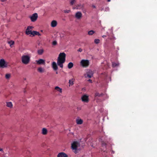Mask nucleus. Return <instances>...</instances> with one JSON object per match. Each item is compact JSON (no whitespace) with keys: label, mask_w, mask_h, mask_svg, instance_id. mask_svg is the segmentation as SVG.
<instances>
[{"label":"nucleus","mask_w":157,"mask_h":157,"mask_svg":"<svg viewBox=\"0 0 157 157\" xmlns=\"http://www.w3.org/2000/svg\"><path fill=\"white\" fill-rule=\"evenodd\" d=\"M37 34L36 35H38L39 36H40V34L39 33V32H37Z\"/></svg>","instance_id":"c9c22d12"},{"label":"nucleus","mask_w":157,"mask_h":157,"mask_svg":"<svg viewBox=\"0 0 157 157\" xmlns=\"http://www.w3.org/2000/svg\"><path fill=\"white\" fill-rule=\"evenodd\" d=\"M14 42L12 40L8 42V44L10 45V46L11 47H12V46L14 44Z\"/></svg>","instance_id":"bb28decb"},{"label":"nucleus","mask_w":157,"mask_h":157,"mask_svg":"<svg viewBox=\"0 0 157 157\" xmlns=\"http://www.w3.org/2000/svg\"><path fill=\"white\" fill-rule=\"evenodd\" d=\"M119 63H115L114 62L112 63V65L113 67H115L116 66H118Z\"/></svg>","instance_id":"cd10ccee"},{"label":"nucleus","mask_w":157,"mask_h":157,"mask_svg":"<svg viewBox=\"0 0 157 157\" xmlns=\"http://www.w3.org/2000/svg\"><path fill=\"white\" fill-rule=\"evenodd\" d=\"M82 101L86 103H88L89 102V97L86 95H84L81 97Z\"/></svg>","instance_id":"423d86ee"},{"label":"nucleus","mask_w":157,"mask_h":157,"mask_svg":"<svg viewBox=\"0 0 157 157\" xmlns=\"http://www.w3.org/2000/svg\"><path fill=\"white\" fill-rule=\"evenodd\" d=\"M95 33V32L92 30H91L88 31V34L90 35H92L93 34Z\"/></svg>","instance_id":"a878e982"},{"label":"nucleus","mask_w":157,"mask_h":157,"mask_svg":"<svg viewBox=\"0 0 157 157\" xmlns=\"http://www.w3.org/2000/svg\"><path fill=\"white\" fill-rule=\"evenodd\" d=\"M57 25V22L55 20L52 21L51 23V26L52 27H54L56 26Z\"/></svg>","instance_id":"4468645a"},{"label":"nucleus","mask_w":157,"mask_h":157,"mask_svg":"<svg viewBox=\"0 0 157 157\" xmlns=\"http://www.w3.org/2000/svg\"><path fill=\"white\" fill-rule=\"evenodd\" d=\"M11 75L10 74H7L5 75V78L7 79H9Z\"/></svg>","instance_id":"393cba45"},{"label":"nucleus","mask_w":157,"mask_h":157,"mask_svg":"<svg viewBox=\"0 0 157 157\" xmlns=\"http://www.w3.org/2000/svg\"><path fill=\"white\" fill-rule=\"evenodd\" d=\"M76 2V0H72L70 2V4L71 5H73Z\"/></svg>","instance_id":"7c9ffc66"},{"label":"nucleus","mask_w":157,"mask_h":157,"mask_svg":"<svg viewBox=\"0 0 157 157\" xmlns=\"http://www.w3.org/2000/svg\"><path fill=\"white\" fill-rule=\"evenodd\" d=\"M106 36L105 35H103V36H102V37H103V38H104V37H106Z\"/></svg>","instance_id":"a19ab883"},{"label":"nucleus","mask_w":157,"mask_h":157,"mask_svg":"<svg viewBox=\"0 0 157 157\" xmlns=\"http://www.w3.org/2000/svg\"><path fill=\"white\" fill-rule=\"evenodd\" d=\"M57 41L56 40L54 41L52 43V44L53 45H56L57 44Z\"/></svg>","instance_id":"473e14b6"},{"label":"nucleus","mask_w":157,"mask_h":157,"mask_svg":"<svg viewBox=\"0 0 157 157\" xmlns=\"http://www.w3.org/2000/svg\"><path fill=\"white\" fill-rule=\"evenodd\" d=\"M38 17V15L37 13H35L33 14L30 17L31 21L32 22L36 21Z\"/></svg>","instance_id":"6e6552de"},{"label":"nucleus","mask_w":157,"mask_h":157,"mask_svg":"<svg viewBox=\"0 0 157 157\" xmlns=\"http://www.w3.org/2000/svg\"><path fill=\"white\" fill-rule=\"evenodd\" d=\"M100 42V40L99 39H95L94 41V42L96 44H98Z\"/></svg>","instance_id":"c756f323"},{"label":"nucleus","mask_w":157,"mask_h":157,"mask_svg":"<svg viewBox=\"0 0 157 157\" xmlns=\"http://www.w3.org/2000/svg\"><path fill=\"white\" fill-rule=\"evenodd\" d=\"M82 51V49L81 48H79L78 50V51L79 52H81Z\"/></svg>","instance_id":"f704fd0d"},{"label":"nucleus","mask_w":157,"mask_h":157,"mask_svg":"<svg viewBox=\"0 0 157 157\" xmlns=\"http://www.w3.org/2000/svg\"><path fill=\"white\" fill-rule=\"evenodd\" d=\"M48 131L47 129L45 128H44L42 129V133L43 135H45L47 133Z\"/></svg>","instance_id":"dca6fc26"},{"label":"nucleus","mask_w":157,"mask_h":157,"mask_svg":"<svg viewBox=\"0 0 157 157\" xmlns=\"http://www.w3.org/2000/svg\"><path fill=\"white\" fill-rule=\"evenodd\" d=\"M103 95V93L100 94L99 93L97 92L95 94V97L98 96L99 97L102 96Z\"/></svg>","instance_id":"4be33fe9"},{"label":"nucleus","mask_w":157,"mask_h":157,"mask_svg":"<svg viewBox=\"0 0 157 157\" xmlns=\"http://www.w3.org/2000/svg\"><path fill=\"white\" fill-rule=\"evenodd\" d=\"M52 67L54 71H56L58 69V67L56 63L55 62H52Z\"/></svg>","instance_id":"9b49d317"},{"label":"nucleus","mask_w":157,"mask_h":157,"mask_svg":"<svg viewBox=\"0 0 157 157\" xmlns=\"http://www.w3.org/2000/svg\"><path fill=\"white\" fill-rule=\"evenodd\" d=\"M92 6L94 8H96V6L94 5H93Z\"/></svg>","instance_id":"ea45409f"},{"label":"nucleus","mask_w":157,"mask_h":157,"mask_svg":"<svg viewBox=\"0 0 157 157\" xmlns=\"http://www.w3.org/2000/svg\"><path fill=\"white\" fill-rule=\"evenodd\" d=\"M88 81L90 83H92V80H91V79H89V80H88Z\"/></svg>","instance_id":"e433bc0d"},{"label":"nucleus","mask_w":157,"mask_h":157,"mask_svg":"<svg viewBox=\"0 0 157 157\" xmlns=\"http://www.w3.org/2000/svg\"><path fill=\"white\" fill-rule=\"evenodd\" d=\"M84 7V5H81V4H79L77 5L76 7V8L77 9H79L81 8H82Z\"/></svg>","instance_id":"f3484780"},{"label":"nucleus","mask_w":157,"mask_h":157,"mask_svg":"<svg viewBox=\"0 0 157 157\" xmlns=\"http://www.w3.org/2000/svg\"><path fill=\"white\" fill-rule=\"evenodd\" d=\"M3 151V149L1 148H0V151Z\"/></svg>","instance_id":"4c0bfd02"},{"label":"nucleus","mask_w":157,"mask_h":157,"mask_svg":"<svg viewBox=\"0 0 157 157\" xmlns=\"http://www.w3.org/2000/svg\"><path fill=\"white\" fill-rule=\"evenodd\" d=\"M33 28V26H28L27 29H26L25 33L27 35L31 34L32 33V30Z\"/></svg>","instance_id":"0eeeda50"},{"label":"nucleus","mask_w":157,"mask_h":157,"mask_svg":"<svg viewBox=\"0 0 157 157\" xmlns=\"http://www.w3.org/2000/svg\"><path fill=\"white\" fill-rule=\"evenodd\" d=\"M70 11V10H64V12L65 13H69Z\"/></svg>","instance_id":"72a5a7b5"},{"label":"nucleus","mask_w":157,"mask_h":157,"mask_svg":"<svg viewBox=\"0 0 157 157\" xmlns=\"http://www.w3.org/2000/svg\"><path fill=\"white\" fill-rule=\"evenodd\" d=\"M71 147L72 150L75 154L78 152V151L80 149V144L77 141L74 142L71 144Z\"/></svg>","instance_id":"f03ea898"},{"label":"nucleus","mask_w":157,"mask_h":157,"mask_svg":"<svg viewBox=\"0 0 157 157\" xmlns=\"http://www.w3.org/2000/svg\"><path fill=\"white\" fill-rule=\"evenodd\" d=\"M2 2H4L6 1V0H0Z\"/></svg>","instance_id":"58836bf2"},{"label":"nucleus","mask_w":157,"mask_h":157,"mask_svg":"<svg viewBox=\"0 0 157 157\" xmlns=\"http://www.w3.org/2000/svg\"><path fill=\"white\" fill-rule=\"evenodd\" d=\"M38 71L40 73H42L44 72V70L41 67H40L38 69Z\"/></svg>","instance_id":"b1692460"},{"label":"nucleus","mask_w":157,"mask_h":157,"mask_svg":"<svg viewBox=\"0 0 157 157\" xmlns=\"http://www.w3.org/2000/svg\"><path fill=\"white\" fill-rule=\"evenodd\" d=\"M82 13L80 12H78L76 13L75 17L77 19H80L82 17Z\"/></svg>","instance_id":"9d476101"},{"label":"nucleus","mask_w":157,"mask_h":157,"mask_svg":"<svg viewBox=\"0 0 157 157\" xmlns=\"http://www.w3.org/2000/svg\"><path fill=\"white\" fill-rule=\"evenodd\" d=\"M36 62L38 64H44L45 63V60L42 59H40L38 60H36Z\"/></svg>","instance_id":"1a4fd4ad"},{"label":"nucleus","mask_w":157,"mask_h":157,"mask_svg":"<svg viewBox=\"0 0 157 157\" xmlns=\"http://www.w3.org/2000/svg\"><path fill=\"white\" fill-rule=\"evenodd\" d=\"M74 79H70L69 81V86L70 85L72 86L74 84Z\"/></svg>","instance_id":"aec40b11"},{"label":"nucleus","mask_w":157,"mask_h":157,"mask_svg":"<svg viewBox=\"0 0 157 157\" xmlns=\"http://www.w3.org/2000/svg\"><path fill=\"white\" fill-rule=\"evenodd\" d=\"M44 52V50L43 49H38L37 50V53L39 55H41Z\"/></svg>","instance_id":"a211bd4d"},{"label":"nucleus","mask_w":157,"mask_h":157,"mask_svg":"<svg viewBox=\"0 0 157 157\" xmlns=\"http://www.w3.org/2000/svg\"><path fill=\"white\" fill-rule=\"evenodd\" d=\"M80 64L83 67H88L89 64V62L87 60H82L80 62Z\"/></svg>","instance_id":"20e7f679"},{"label":"nucleus","mask_w":157,"mask_h":157,"mask_svg":"<svg viewBox=\"0 0 157 157\" xmlns=\"http://www.w3.org/2000/svg\"><path fill=\"white\" fill-rule=\"evenodd\" d=\"M7 106L10 108H11L12 107L13 105L12 103L11 102H7Z\"/></svg>","instance_id":"5701e85b"},{"label":"nucleus","mask_w":157,"mask_h":157,"mask_svg":"<svg viewBox=\"0 0 157 157\" xmlns=\"http://www.w3.org/2000/svg\"><path fill=\"white\" fill-rule=\"evenodd\" d=\"M83 121L81 119H77L76 120V122L77 124H81L83 123Z\"/></svg>","instance_id":"2eb2a0df"},{"label":"nucleus","mask_w":157,"mask_h":157,"mask_svg":"<svg viewBox=\"0 0 157 157\" xmlns=\"http://www.w3.org/2000/svg\"><path fill=\"white\" fill-rule=\"evenodd\" d=\"M101 145L102 147H104L105 148L106 147V144L104 142H102Z\"/></svg>","instance_id":"2f4dec72"},{"label":"nucleus","mask_w":157,"mask_h":157,"mask_svg":"<svg viewBox=\"0 0 157 157\" xmlns=\"http://www.w3.org/2000/svg\"><path fill=\"white\" fill-rule=\"evenodd\" d=\"M110 0H108V2H110Z\"/></svg>","instance_id":"37998d69"},{"label":"nucleus","mask_w":157,"mask_h":157,"mask_svg":"<svg viewBox=\"0 0 157 157\" xmlns=\"http://www.w3.org/2000/svg\"><path fill=\"white\" fill-rule=\"evenodd\" d=\"M7 67V64L5 60L2 59L0 60V68H4Z\"/></svg>","instance_id":"39448f33"},{"label":"nucleus","mask_w":157,"mask_h":157,"mask_svg":"<svg viewBox=\"0 0 157 157\" xmlns=\"http://www.w3.org/2000/svg\"><path fill=\"white\" fill-rule=\"evenodd\" d=\"M66 55L64 52L60 53L57 59V64L60 67L63 68V63L66 60Z\"/></svg>","instance_id":"f257e3e1"},{"label":"nucleus","mask_w":157,"mask_h":157,"mask_svg":"<svg viewBox=\"0 0 157 157\" xmlns=\"http://www.w3.org/2000/svg\"><path fill=\"white\" fill-rule=\"evenodd\" d=\"M57 157H68V156L66 154L63 152H62L58 154Z\"/></svg>","instance_id":"f8f14e48"},{"label":"nucleus","mask_w":157,"mask_h":157,"mask_svg":"<svg viewBox=\"0 0 157 157\" xmlns=\"http://www.w3.org/2000/svg\"><path fill=\"white\" fill-rule=\"evenodd\" d=\"M58 72H57V71H56V74H58Z\"/></svg>","instance_id":"79ce46f5"},{"label":"nucleus","mask_w":157,"mask_h":157,"mask_svg":"<svg viewBox=\"0 0 157 157\" xmlns=\"http://www.w3.org/2000/svg\"><path fill=\"white\" fill-rule=\"evenodd\" d=\"M93 72L91 70H89L87 72V77L91 78L93 76Z\"/></svg>","instance_id":"ddd939ff"},{"label":"nucleus","mask_w":157,"mask_h":157,"mask_svg":"<svg viewBox=\"0 0 157 157\" xmlns=\"http://www.w3.org/2000/svg\"><path fill=\"white\" fill-rule=\"evenodd\" d=\"M73 63L72 62H70L68 63L67 67L69 69H71L73 67Z\"/></svg>","instance_id":"6ab92c4d"},{"label":"nucleus","mask_w":157,"mask_h":157,"mask_svg":"<svg viewBox=\"0 0 157 157\" xmlns=\"http://www.w3.org/2000/svg\"><path fill=\"white\" fill-rule=\"evenodd\" d=\"M55 89L57 90L58 91L61 93L62 92V90L59 87L57 86L55 87Z\"/></svg>","instance_id":"412c9836"},{"label":"nucleus","mask_w":157,"mask_h":157,"mask_svg":"<svg viewBox=\"0 0 157 157\" xmlns=\"http://www.w3.org/2000/svg\"><path fill=\"white\" fill-rule=\"evenodd\" d=\"M32 33L31 35H32L33 36H34L35 35H36L37 34V31H33L32 32Z\"/></svg>","instance_id":"c85d7f7f"},{"label":"nucleus","mask_w":157,"mask_h":157,"mask_svg":"<svg viewBox=\"0 0 157 157\" xmlns=\"http://www.w3.org/2000/svg\"><path fill=\"white\" fill-rule=\"evenodd\" d=\"M30 60V57L28 55H23L21 57L22 62L25 64L29 63Z\"/></svg>","instance_id":"7ed1b4c3"}]
</instances>
